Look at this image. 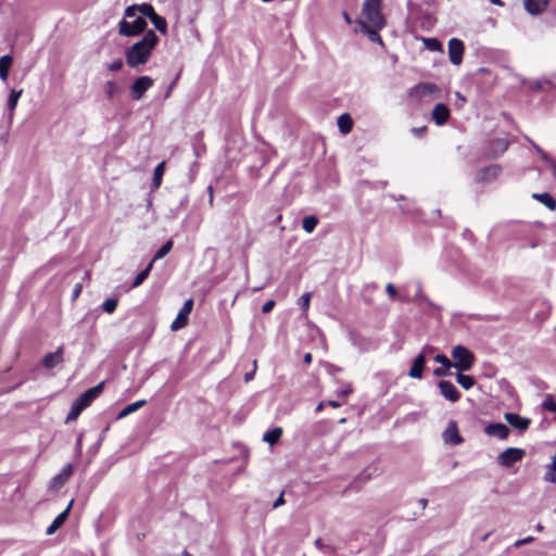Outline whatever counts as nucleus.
<instances>
[{
	"label": "nucleus",
	"instance_id": "nucleus-46",
	"mask_svg": "<svg viewBox=\"0 0 556 556\" xmlns=\"http://www.w3.org/2000/svg\"><path fill=\"white\" fill-rule=\"evenodd\" d=\"M534 541V538L533 536H527L525 539H520V540H517L515 543H514V546L515 547H520L525 544H529V543H532Z\"/></svg>",
	"mask_w": 556,
	"mask_h": 556
},
{
	"label": "nucleus",
	"instance_id": "nucleus-8",
	"mask_svg": "<svg viewBox=\"0 0 556 556\" xmlns=\"http://www.w3.org/2000/svg\"><path fill=\"white\" fill-rule=\"evenodd\" d=\"M464 43L457 38H452L448 41V58L454 65H459L463 62Z\"/></svg>",
	"mask_w": 556,
	"mask_h": 556
},
{
	"label": "nucleus",
	"instance_id": "nucleus-1",
	"mask_svg": "<svg viewBox=\"0 0 556 556\" xmlns=\"http://www.w3.org/2000/svg\"><path fill=\"white\" fill-rule=\"evenodd\" d=\"M157 41L159 38L153 30H148L139 41L126 50L125 56L127 65L131 68H136L146 64L151 58Z\"/></svg>",
	"mask_w": 556,
	"mask_h": 556
},
{
	"label": "nucleus",
	"instance_id": "nucleus-13",
	"mask_svg": "<svg viewBox=\"0 0 556 556\" xmlns=\"http://www.w3.org/2000/svg\"><path fill=\"white\" fill-rule=\"evenodd\" d=\"M504 418L513 428L519 431H526L531 424L529 418L522 417L516 413H505Z\"/></svg>",
	"mask_w": 556,
	"mask_h": 556
},
{
	"label": "nucleus",
	"instance_id": "nucleus-41",
	"mask_svg": "<svg viewBox=\"0 0 556 556\" xmlns=\"http://www.w3.org/2000/svg\"><path fill=\"white\" fill-rule=\"evenodd\" d=\"M136 7L139 13L149 18L155 14L154 8L149 3L136 4Z\"/></svg>",
	"mask_w": 556,
	"mask_h": 556
},
{
	"label": "nucleus",
	"instance_id": "nucleus-51",
	"mask_svg": "<svg viewBox=\"0 0 556 556\" xmlns=\"http://www.w3.org/2000/svg\"><path fill=\"white\" fill-rule=\"evenodd\" d=\"M283 503H285L283 494H280L278 496V498L274 502L273 507L277 508V507L281 506Z\"/></svg>",
	"mask_w": 556,
	"mask_h": 556
},
{
	"label": "nucleus",
	"instance_id": "nucleus-22",
	"mask_svg": "<svg viewBox=\"0 0 556 556\" xmlns=\"http://www.w3.org/2000/svg\"><path fill=\"white\" fill-rule=\"evenodd\" d=\"M425 363L426 358L424 354H419L418 356H416L408 372V376L414 379H421Z\"/></svg>",
	"mask_w": 556,
	"mask_h": 556
},
{
	"label": "nucleus",
	"instance_id": "nucleus-44",
	"mask_svg": "<svg viewBox=\"0 0 556 556\" xmlns=\"http://www.w3.org/2000/svg\"><path fill=\"white\" fill-rule=\"evenodd\" d=\"M137 7L136 4L135 5H130L128 7L126 10H125V18H136L137 17Z\"/></svg>",
	"mask_w": 556,
	"mask_h": 556
},
{
	"label": "nucleus",
	"instance_id": "nucleus-45",
	"mask_svg": "<svg viewBox=\"0 0 556 556\" xmlns=\"http://www.w3.org/2000/svg\"><path fill=\"white\" fill-rule=\"evenodd\" d=\"M122 67H123V61L121 59H117L108 65V68L112 72H117V71L122 70Z\"/></svg>",
	"mask_w": 556,
	"mask_h": 556
},
{
	"label": "nucleus",
	"instance_id": "nucleus-59",
	"mask_svg": "<svg viewBox=\"0 0 556 556\" xmlns=\"http://www.w3.org/2000/svg\"><path fill=\"white\" fill-rule=\"evenodd\" d=\"M343 17H344V20H345V22H346L348 24H351V23H352V20H351L350 15H349L346 12H344V13H343Z\"/></svg>",
	"mask_w": 556,
	"mask_h": 556
},
{
	"label": "nucleus",
	"instance_id": "nucleus-31",
	"mask_svg": "<svg viewBox=\"0 0 556 556\" xmlns=\"http://www.w3.org/2000/svg\"><path fill=\"white\" fill-rule=\"evenodd\" d=\"M153 267V261H151L148 266L142 270L140 271L137 277L135 278L134 282H132V287L134 288H137L139 287L147 278L148 276L150 275V271Z\"/></svg>",
	"mask_w": 556,
	"mask_h": 556
},
{
	"label": "nucleus",
	"instance_id": "nucleus-53",
	"mask_svg": "<svg viewBox=\"0 0 556 556\" xmlns=\"http://www.w3.org/2000/svg\"><path fill=\"white\" fill-rule=\"evenodd\" d=\"M415 135L417 136H422V134L426 131V128L425 127H420V128H413L412 130Z\"/></svg>",
	"mask_w": 556,
	"mask_h": 556
},
{
	"label": "nucleus",
	"instance_id": "nucleus-27",
	"mask_svg": "<svg viewBox=\"0 0 556 556\" xmlns=\"http://www.w3.org/2000/svg\"><path fill=\"white\" fill-rule=\"evenodd\" d=\"M282 429L280 427H276L264 433L263 440L267 442L269 445L276 444L281 438Z\"/></svg>",
	"mask_w": 556,
	"mask_h": 556
},
{
	"label": "nucleus",
	"instance_id": "nucleus-19",
	"mask_svg": "<svg viewBox=\"0 0 556 556\" xmlns=\"http://www.w3.org/2000/svg\"><path fill=\"white\" fill-rule=\"evenodd\" d=\"M73 500L68 503L67 507L61 513L59 514L55 519L52 521V523L47 528L46 530V533L48 535H51L53 534L59 528L62 527V525L65 522V520L67 519L68 517V514L71 511V508H72V505H73Z\"/></svg>",
	"mask_w": 556,
	"mask_h": 556
},
{
	"label": "nucleus",
	"instance_id": "nucleus-15",
	"mask_svg": "<svg viewBox=\"0 0 556 556\" xmlns=\"http://www.w3.org/2000/svg\"><path fill=\"white\" fill-rule=\"evenodd\" d=\"M485 434L506 440L509 435V428L504 424H490L484 428Z\"/></svg>",
	"mask_w": 556,
	"mask_h": 556
},
{
	"label": "nucleus",
	"instance_id": "nucleus-37",
	"mask_svg": "<svg viewBox=\"0 0 556 556\" xmlns=\"http://www.w3.org/2000/svg\"><path fill=\"white\" fill-rule=\"evenodd\" d=\"M544 481L556 483V465L551 463L545 468Z\"/></svg>",
	"mask_w": 556,
	"mask_h": 556
},
{
	"label": "nucleus",
	"instance_id": "nucleus-34",
	"mask_svg": "<svg viewBox=\"0 0 556 556\" xmlns=\"http://www.w3.org/2000/svg\"><path fill=\"white\" fill-rule=\"evenodd\" d=\"M456 380L465 390H469L475 384V380L471 376L464 375L462 372L456 375Z\"/></svg>",
	"mask_w": 556,
	"mask_h": 556
},
{
	"label": "nucleus",
	"instance_id": "nucleus-3",
	"mask_svg": "<svg viewBox=\"0 0 556 556\" xmlns=\"http://www.w3.org/2000/svg\"><path fill=\"white\" fill-rule=\"evenodd\" d=\"M453 365L459 371H468L475 364L473 353L464 345H455L451 351Z\"/></svg>",
	"mask_w": 556,
	"mask_h": 556
},
{
	"label": "nucleus",
	"instance_id": "nucleus-42",
	"mask_svg": "<svg viewBox=\"0 0 556 556\" xmlns=\"http://www.w3.org/2000/svg\"><path fill=\"white\" fill-rule=\"evenodd\" d=\"M117 303L118 302L116 299H108L106 301H104L102 308L105 313L112 314L116 309Z\"/></svg>",
	"mask_w": 556,
	"mask_h": 556
},
{
	"label": "nucleus",
	"instance_id": "nucleus-54",
	"mask_svg": "<svg viewBox=\"0 0 556 556\" xmlns=\"http://www.w3.org/2000/svg\"><path fill=\"white\" fill-rule=\"evenodd\" d=\"M80 291H81V286L80 285H76L75 288H74V291H73V296L77 298L79 295Z\"/></svg>",
	"mask_w": 556,
	"mask_h": 556
},
{
	"label": "nucleus",
	"instance_id": "nucleus-39",
	"mask_svg": "<svg viewBox=\"0 0 556 556\" xmlns=\"http://www.w3.org/2000/svg\"><path fill=\"white\" fill-rule=\"evenodd\" d=\"M173 248V240H168L153 256L152 261L153 263L157 260L163 258L165 255H167Z\"/></svg>",
	"mask_w": 556,
	"mask_h": 556
},
{
	"label": "nucleus",
	"instance_id": "nucleus-33",
	"mask_svg": "<svg viewBox=\"0 0 556 556\" xmlns=\"http://www.w3.org/2000/svg\"><path fill=\"white\" fill-rule=\"evenodd\" d=\"M317 224H318V219L315 216H313V215L305 216L303 218V220H302V228L306 232L311 233V232L314 231V229L316 228Z\"/></svg>",
	"mask_w": 556,
	"mask_h": 556
},
{
	"label": "nucleus",
	"instance_id": "nucleus-56",
	"mask_svg": "<svg viewBox=\"0 0 556 556\" xmlns=\"http://www.w3.org/2000/svg\"><path fill=\"white\" fill-rule=\"evenodd\" d=\"M328 405H330V406H331V407H333V408H338V407H340L342 404H341L340 402H338V401H329V402H328Z\"/></svg>",
	"mask_w": 556,
	"mask_h": 556
},
{
	"label": "nucleus",
	"instance_id": "nucleus-57",
	"mask_svg": "<svg viewBox=\"0 0 556 556\" xmlns=\"http://www.w3.org/2000/svg\"><path fill=\"white\" fill-rule=\"evenodd\" d=\"M490 2L494 5H497V7H503L504 3L502 0H490Z\"/></svg>",
	"mask_w": 556,
	"mask_h": 556
},
{
	"label": "nucleus",
	"instance_id": "nucleus-48",
	"mask_svg": "<svg viewBox=\"0 0 556 556\" xmlns=\"http://www.w3.org/2000/svg\"><path fill=\"white\" fill-rule=\"evenodd\" d=\"M386 291L391 298H395L397 295L396 289L392 283H388L386 286Z\"/></svg>",
	"mask_w": 556,
	"mask_h": 556
},
{
	"label": "nucleus",
	"instance_id": "nucleus-16",
	"mask_svg": "<svg viewBox=\"0 0 556 556\" xmlns=\"http://www.w3.org/2000/svg\"><path fill=\"white\" fill-rule=\"evenodd\" d=\"M549 0H523L526 11L531 15L543 13L548 5Z\"/></svg>",
	"mask_w": 556,
	"mask_h": 556
},
{
	"label": "nucleus",
	"instance_id": "nucleus-4",
	"mask_svg": "<svg viewBox=\"0 0 556 556\" xmlns=\"http://www.w3.org/2000/svg\"><path fill=\"white\" fill-rule=\"evenodd\" d=\"M147 27V22L142 16L136 17L132 22L127 20H122L119 22L118 28L119 34L123 36H136L142 33Z\"/></svg>",
	"mask_w": 556,
	"mask_h": 556
},
{
	"label": "nucleus",
	"instance_id": "nucleus-10",
	"mask_svg": "<svg viewBox=\"0 0 556 556\" xmlns=\"http://www.w3.org/2000/svg\"><path fill=\"white\" fill-rule=\"evenodd\" d=\"M104 382L98 383L96 387L85 391L75 401L78 402L83 408H87L102 392Z\"/></svg>",
	"mask_w": 556,
	"mask_h": 556
},
{
	"label": "nucleus",
	"instance_id": "nucleus-64",
	"mask_svg": "<svg viewBox=\"0 0 556 556\" xmlns=\"http://www.w3.org/2000/svg\"><path fill=\"white\" fill-rule=\"evenodd\" d=\"M76 445L80 450V447H81V435H79V438L77 439Z\"/></svg>",
	"mask_w": 556,
	"mask_h": 556
},
{
	"label": "nucleus",
	"instance_id": "nucleus-9",
	"mask_svg": "<svg viewBox=\"0 0 556 556\" xmlns=\"http://www.w3.org/2000/svg\"><path fill=\"white\" fill-rule=\"evenodd\" d=\"M73 471H74V468L71 464L65 465L62 468L61 472L51 479V481L49 483V489L52 491L60 490L66 483V481L70 479Z\"/></svg>",
	"mask_w": 556,
	"mask_h": 556
},
{
	"label": "nucleus",
	"instance_id": "nucleus-17",
	"mask_svg": "<svg viewBox=\"0 0 556 556\" xmlns=\"http://www.w3.org/2000/svg\"><path fill=\"white\" fill-rule=\"evenodd\" d=\"M63 353H64L63 346H59L55 352L48 353L43 357L42 365L48 369L56 367L58 365H60L63 362Z\"/></svg>",
	"mask_w": 556,
	"mask_h": 556
},
{
	"label": "nucleus",
	"instance_id": "nucleus-26",
	"mask_svg": "<svg viewBox=\"0 0 556 556\" xmlns=\"http://www.w3.org/2000/svg\"><path fill=\"white\" fill-rule=\"evenodd\" d=\"M147 403L146 400H139V401H136L131 404H128L127 406H125L119 413H118V416L117 418H124L132 413H135L136 410H138L139 408H141L142 406H144Z\"/></svg>",
	"mask_w": 556,
	"mask_h": 556
},
{
	"label": "nucleus",
	"instance_id": "nucleus-43",
	"mask_svg": "<svg viewBox=\"0 0 556 556\" xmlns=\"http://www.w3.org/2000/svg\"><path fill=\"white\" fill-rule=\"evenodd\" d=\"M311 296L312 294L309 292H306V293H303L298 303L300 305V307L304 311V312H307L308 308H309V302H311Z\"/></svg>",
	"mask_w": 556,
	"mask_h": 556
},
{
	"label": "nucleus",
	"instance_id": "nucleus-40",
	"mask_svg": "<svg viewBox=\"0 0 556 556\" xmlns=\"http://www.w3.org/2000/svg\"><path fill=\"white\" fill-rule=\"evenodd\" d=\"M542 407L545 410H549L555 414L556 419V402L554 401L553 396L551 394H546L544 397V401L542 403Z\"/></svg>",
	"mask_w": 556,
	"mask_h": 556
},
{
	"label": "nucleus",
	"instance_id": "nucleus-38",
	"mask_svg": "<svg viewBox=\"0 0 556 556\" xmlns=\"http://www.w3.org/2000/svg\"><path fill=\"white\" fill-rule=\"evenodd\" d=\"M422 42L425 48L430 51H442V45L435 38H424Z\"/></svg>",
	"mask_w": 556,
	"mask_h": 556
},
{
	"label": "nucleus",
	"instance_id": "nucleus-61",
	"mask_svg": "<svg viewBox=\"0 0 556 556\" xmlns=\"http://www.w3.org/2000/svg\"><path fill=\"white\" fill-rule=\"evenodd\" d=\"M535 530H536L538 532H542V531L544 530L543 525H542V523H538V525L535 526Z\"/></svg>",
	"mask_w": 556,
	"mask_h": 556
},
{
	"label": "nucleus",
	"instance_id": "nucleus-24",
	"mask_svg": "<svg viewBox=\"0 0 556 556\" xmlns=\"http://www.w3.org/2000/svg\"><path fill=\"white\" fill-rule=\"evenodd\" d=\"M532 198L544 204L549 211H554L556 208V201L549 193H533Z\"/></svg>",
	"mask_w": 556,
	"mask_h": 556
},
{
	"label": "nucleus",
	"instance_id": "nucleus-25",
	"mask_svg": "<svg viewBox=\"0 0 556 556\" xmlns=\"http://www.w3.org/2000/svg\"><path fill=\"white\" fill-rule=\"evenodd\" d=\"M338 127L343 135L349 134L353 127V121L349 114H342L338 118Z\"/></svg>",
	"mask_w": 556,
	"mask_h": 556
},
{
	"label": "nucleus",
	"instance_id": "nucleus-29",
	"mask_svg": "<svg viewBox=\"0 0 556 556\" xmlns=\"http://www.w3.org/2000/svg\"><path fill=\"white\" fill-rule=\"evenodd\" d=\"M165 172V162H161L155 168L153 173V187L157 189L161 186L162 178Z\"/></svg>",
	"mask_w": 556,
	"mask_h": 556
},
{
	"label": "nucleus",
	"instance_id": "nucleus-52",
	"mask_svg": "<svg viewBox=\"0 0 556 556\" xmlns=\"http://www.w3.org/2000/svg\"><path fill=\"white\" fill-rule=\"evenodd\" d=\"M255 372H256L255 370H252V371H250V372H247V374L244 375V381H245V382L251 381V380L254 378Z\"/></svg>",
	"mask_w": 556,
	"mask_h": 556
},
{
	"label": "nucleus",
	"instance_id": "nucleus-12",
	"mask_svg": "<svg viewBox=\"0 0 556 556\" xmlns=\"http://www.w3.org/2000/svg\"><path fill=\"white\" fill-rule=\"evenodd\" d=\"M439 91H440V89H439V87L435 84H432V83H420V84L414 86L409 90V94L412 97L422 98V97L431 96V94H434V93H439Z\"/></svg>",
	"mask_w": 556,
	"mask_h": 556
},
{
	"label": "nucleus",
	"instance_id": "nucleus-50",
	"mask_svg": "<svg viewBox=\"0 0 556 556\" xmlns=\"http://www.w3.org/2000/svg\"><path fill=\"white\" fill-rule=\"evenodd\" d=\"M351 393H352V388L350 386L338 391V395H340V396H348Z\"/></svg>",
	"mask_w": 556,
	"mask_h": 556
},
{
	"label": "nucleus",
	"instance_id": "nucleus-11",
	"mask_svg": "<svg viewBox=\"0 0 556 556\" xmlns=\"http://www.w3.org/2000/svg\"><path fill=\"white\" fill-rule=\"evenodd\" d=\"M438 387L440 389V393L444 399H446L450 402H457L460 399V392L457 390V388L448 380H441L438 383Z\"/></svg>",
	"mask_w": 556,
	"mask_h": 556
},
{
	"label": "nucleus",
	"instance_id": "nucleus-14",
	"mask_svg": "<svg viewBox=\"0 0 556 556\" xmlns=\"http://www.w3.org/2000/svg\"><path fill=\"white\" fill-rule=\"evenodd\" d=\"M443 441L446 444L458 445L463 442L455 421H451L443 432Z\"/></svg>",
	"mask_w": 556,
	"mask_h": 556
},
{
	"label": "nucleus",
	"instance_id": "nucleus-5",
	"mask_svg": "<svg viewBox=\"0 0 556 556\" xmlns=\"http://www.w3.org/2000/svg\"><path fill=\"white\" fill-rule=\"evenodd\" d=\"M525 456V451L518 447H508L498 455V464L509 468L520 462Z\"/></svg>",
	"mask_w": 556,
	"mask_h": 556
},
{
	"label": "nucleus",
	"instance_id": "nucleus-6",
	"mask_svg": "<svg viewBox=\"0 0 556 556\" xmlns=\"http://www.w3.org/2000/svg\"><path fill=\"white\" fill-rule=\"evenodd\" d=\"M154 80L150 76H141L137 78L130 87L131 97L135 100H140L144 92L150 89Z\"/></svg>",
	"mask_w": 556,
	"mask_h": 556
},
{
	"label": "nucleus",
	"instance_id": "nucleus-28",
	"mask_svg": "<svg viewBox=\"0 0 556 556\" xmlns=\"http://www.w3.org/2000/svg\"><path fill=\"white\" fill-rule=\"evenodd\" d=\"M12 56L3 55L0 58V78L5 81L8 78L9 70L12 65Z\"/></svg>",
	"mask_w": 556,
	"mask_h": 556
},
{
	"label": "nucleus",
	"instance_id": "nucleus-30",
	"mask_svg": "<svg viewBox=\"0 0 556 556\" xmlns=\"http://www.w3.org/2000/svg\"><path fill=\"white\" fill-rule=\"evenodd\" d=\"M151 22L152 24L154 25V27L162 34H166V30H167V22L166 20L159 15V14H154L151 18Z\"/></svg>",
	"mask_w": 556,
	"mask_h": 556
},
{
	"label": "nucleus",
	"instance_id": "nucleus-47",
	"mask_svg": "<svg viewBox=\"0 0 556 556\" xmlns=\"http://www.w3.org/2000/svg\"><path fill=\"white\" fill-rule=\"evenodd\" d=\"M275 306V302L273 300H269L267 302L264 303L263 307H262V312L264 314H267L269 312H271V309L274 308Z\"/></svg>",
	"mask_w": 556,
	"mask_h": 556
},
{
	"label": "nucleus",
	"instance_id": "nucleus-55",
	"mask_svg": "<svg viewBox=\"0 0 556 556\" xmlns=\"http://www.w3.org/2000/svg\"><path fill=\"white\" fill-rule=\"evenodd\" d=\"M303 361H304V363H305V364H307V365H308V364H311V363H312V354H311V353H306V354L304 355Z\"/></svg>",
	"mask_w": 556,
	"mask_h": 556
},
{
	"label": "nucleus",
	"instance_id": "nucleus-58",
	"mask_svg": "<svg viewBox=\"0 0 556 556\" xmlns=\"http://www.w3.org/2000/svg\"><path fill=\"white\" fill-rule=\"evenodd\" d=\"M419 504H420V506H421L422 508H426V507H427V505H428V501H427L426 498H421V500H419Z\"/></svg>",
	"mask_w": 556,
	"mask_h": 556
},
{
	"label": "nucleus",
	"instance_id": "nucleus-36",
	"mask_svg": "<svg viewBox=\"0 0 556 556\" xmlns=\"http://www.w3.org/2000/svg\"><path fill=\"white\" fill-rule=\"evenodd\" d=\"M23 90H11L9 99H8V108L11 112H13L17 105L18 99L22 94Z\"/></svg>",
	"mask_w": 556,
	"mask_h": 556
},
{
	"label": "nucleus",
	"instance_id": "nucleus-63",
	"mask_svg": "<svg viewBox=\"0 0 556 556\" xmlns=\"http://www.w3.org/2000/svg\"><path fill=\"white\" fill-rule=\"evenodd\" d=\"M315 545H316L317 547H319V548H320V547L323 546L321 539H317V540L315 541Z\"/></svg>",
	"mask_w": 556,
	"mask_h": 556
},
{
	"label": "nucleus",
	"instance_id": "nucleus-32",
	"mask_svg": "<svg viewBox=\"0 0 556 556\" xmlns=\"http://www.w3.org/2000/svg\"><path fill=\"white\" fill-rule=\"evenodd\" d=\"M84 409L85 408H83V406L78 402L74 401L71 410L66 416V422L68 424L71 421L76 420Z\"/></svg>",
	"mask_w": 556,
	"mask_h": 556
},
{
	"label": "nucleus",
	"instance_id": "nucleus-35",
	"mask_svg": "<svg viewBox=\"0 0 556 556\" xmlns=\"http://www.w3.org/2000/svg\"><path fill=\"white\" fill-rule=\"evenodd\" d=\"M121 91V88L119 86L110 80V81H106L105 85H104V92L108 97V99H113L118 92Z\"/></svg>",
	"mask_w": 556,
	"mask_h": 556
},
{
	"label": "nucleus",
	"instance_id": "nucleus-2",
	"mask_svg": "<svg viewBox=\"0 0 556 556\" xmlns=\"http://www.w3.org/2000/svg\"><path fill=\"white\" fill-rule=\"evenodd\" d=\"M382 0H365L362 9L361 23L372 25L374 27L383 28L386 25L384 17L381 13Z\"/></svg>",
	"mask_w": 556,
	"mask_h": 556
},
{
	"label": "nucleus",
	"instance_id": "nucleus-21",
	"mask_svg": "<svg viewBox=\"0 0 556 556\" xmlns=\"http://www.w3.org/2000/svg\"><path fill=\"white\" fill-rule=\"evenodd\" d=\"M501 173V168L497 165H492L481 169L477 175V180L480 182H490L494 180Z\"/></svg>",
	"mask_w": 556,
	"mask_h": 556
},
{
	"label": "nucleus",
	"instance_id": "nucleus-62",
	"mask_svg": "<svg viewBox=\"0 0 556 556\" xmlns=\"http://www.w3.org/2000/svg\"><path fill=\"white\" fill-rule=\"evenodd\" d=\"M324 405L325 403L324 402H320L317 407H316V412H320L323 408H324Z\"/></svg>",
	"mask_w": 556,
	"mask_h": 556
},
{
	"label": "nucleus",
	"instance_id": "nucleus-23",
	"mask_svg": "<svg viewBox=\"0 0 556 556\" xmlns=\"http://www.w3.org/2000/svg\"><path fill=\"white\" fill-rule=\"evenodd\" d=\"M362 31H364L368 39L372 42H378L380 45H382V39L379 35V30L381 28H378V27H374L372 25H367V24H364V23H361L359 25Z\"/></svg>",
	"mask_w": 556,
	"mask_h": 556
},
{
	"label": "nucleus",
	"instance_id": "nucleus-18",
	"mask_svg": "<svg viewBox=\"0 0 556 556\" xmlns=\"http://www.w3.org/2000/svg\"><path fill=\"white\" fill-rule=\"evenodd\" d=\"M434 361L439 364H441V367L435 368L433 370V375L437 377H445L450 375V369L454 367L453 362L448 359V357L444 354H438L434 357Z\"/></svg>",
	"mask_w": 556,
	"mask_h": 556
},
{
	"label": "nucleus",
	"instance_id": "nucleus-49",
	"mask_svg": "<svg viewBox=\"0 0 556 556\" xmlns=\"http://www.w3.org/2000/svg\"><path fill=\"white\" fill-rule=\"evenodd\" d=\"M455 97L457 98L456 105L462 108L466 103V98L460 92H455Z\"/></svg>",
	"mask_w": 556,
	"mask_h": 556
},
{
	"label": "nucleus",
	"instance_id": "nucleus-60",
	"mask_svg": "<svg viewBox=\"0 0 556 556\" xmlns=\"http://www.w3.org/2000/svg\"><path fill=\"white\" fill-rule=\"evenodd\" d=\"M208 193H210L208 201H210V204H212L213 203V188L211 186L208 187Z\"/></svg>",
	"mask_w": 556,
	"mask_h": 556
},
{
	"label": "nucleus",
	"instance_id": "nucleus-20",
	"mask_svg": "<svg viewBox=\"0 0 556 556\" xmlns=\"http://www.w3.org/2000/svg\"><path fill=\"white\" fill-rule=\"evenodd\" d=\"M432 119L437 125H443L450 117V110L443 103H438L431 113Z\"/></svg>",
	"mask_w": 556,
	"mask_h": 556
},
{
	"label": "nucleus",
	"instance_id": "nucleus-7",
	"mask_svg": "<svg viewBox=\"0 0 556 556\" xmlns=\"http://www.w3.org/2000/svg\"><path fill=\"white\" fill-rule=\"evenodd\" d=\"M192 307H193V301L191 299L187 300L184 303V305L180 308L177 317L175 318V320L170 325V329L173 331H177V330L184 328L187 325L188 316L191 313Z\"/></svg>",
	"mask_w": 556,
	"mask_h": 556
}]
</instances>
